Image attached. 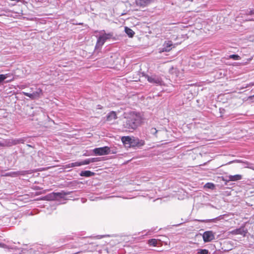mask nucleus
Instances as JSON below:
<instances>
[{"label": "nucleus", "instance_id": "obj_1", "mask_svg": "<svg viewBox=\"0 0 254 254\" xmlns=\"http://www.w3.org/2000/svg\"><path fill=\"white\" fill-rule=\"evenodd\" d=\"M124 119L123 127L126 130L132 131L139 126L140 120L138 116L133 112L124 114Z\"/></svg>", "mask_w": 254, "mask_h": 254}, {"label": "nucleus", "instance_id": "obj_2", "mask_svg": "<svg viewBox=\"0 0 254 254\" xmlns=\"http://www.w3.org/2000/svg\"><path fill=\"white\" fill-rule=\"evenodd\" d=\"M123 144L127 147L141 148L145 144V141L133 136H124L121 138Z\"/></svg>", "mask_w": 254, "mask_h": 254}, {"label": "nucleus", "instance_id": "obj_3", "mask_svg": "<svg viewBox=\"0 0 254 254\" xmlns=\"http://www.w3.org/2000/svg\"><path fill=\"white\" fill-rule=\"evenodd\" d=\"M100 33L101 35L98 37L95 46L96 49L101 48L107 40L115 39L113 32L106 33L104 30H102L100 32Z\"/></svg>", "mask_w": 254, "mask_h": 254}, {"label": "nucleus", "instance_id": "obj_4", "mask_svg": "<svg viewBox=\"0 0 254 254\" xmlns=\"http://www.w3.org/2000/svg\"><path fill=\"white\" fill-rule=\"evenodd\" d=\"M145 78L147 81L152 84L156 86H162L164 85L163 80L160 75L157 74H152L151 75H146Z\"/></svg>", "mask_w": 254, "mask_h": 254}, {"label": "nucleus", "instance_id": "obj_5", "mask_svg": "<svg viewBox=\"0 0 254 254\" xmlns=\"http://www.w3.org/2000/svg\"><path fill=\"white\" fill-rule=\"evenodd\" d=\"M23 94L29 97L32 100H35L40 98L43 95V90L41 88H38L36 91L32 93L28 92H22Z\"/></svg>", "mask_w": 254, "mask_h": 254}, {"label": "nucleus", "instance_id": "obj_6", "mask_svg": "<svg viewBox=\"0 0 254 254\" xmlns=\"http://www.w3.org/2000/svg\"><path fill=\"white\" fill-rule=\"evenodd\" d=\"M93 152L97 155H105L110 153V148L108 146L95 148L93 150Z\"/></svg>", "mask_w": 254, "mask_h": 254}, {"label": "nucleus", "instance_id": "obj_7", "mask_svg": "<svg viewBox=\"0 0 254 254\" xmlns=\"http://www.w3.org/2000/svg\"><path fill=\"white\" fill-rule=\"evenodd\" d=\"M25 140L26 138L25 137L10 139L5 141L4 143L5 146H11L12 145H17L19 143H24Z\"/></svg>", "mask_w": 254, "mask_h": 254}, {"label": "nucleus", "instance_id": "obj_8", "mask_svg": "<svg viewBox=\"0 0 254 254\" xmlns=\"http://www.w3.org/2000/svg\"><path fill=\"white\" fill-rule=\"evenodd\" d=\"M202 238L205 243L211 242L215 239V233L212 231H206L202 234Z\"/></svg>", "mask_w": 254, "mask_h": 254}, {"label": "nucleus", "instance_id": "obj_9", "mask_svg": "<svg viewBox=\"0 0 254 254\" xmlns=\"http://www.w3.org/2000/svg\"><path fill=\"white\" fill-rule=\"evenodd\" d=\"M229 233L232 235H241L245 237L248 233V230L244 226H242L239 228L232 230Z\"/></svg>", "mask_w": 254, "mask_h": 254}, {"label": "nucleus", "instance_id": "obj_10", "mask_svg": "<svg viewBox=\"0 0 254 254\" xmlns=\"http://www.w3.org/2000/svg\"><path fill=\"white\" fill-rule=\"evenodd\" d=\"M26 171H16L6 173L1 176L5 177H17L19 176L24 175Z\"/></svg>", "mask_w": 254, "mask_h": 254}, {"label": "nucleus", "instance_id": "obj_11", "mask_svg": "<svg viewBox=\"0 0 254 254\" xmlns=\"http://www.w3.org/2000/svg\"><path fill=\"white\" fill-rule=\"evenodd\" d=\"M173 46V43L171 41H166L163 45V48L161 50V52H169Z\"/></svg>", "mask_w": 254, "mask_h": 254}, {"label": "nucleus", "instance_id": "obj_12", "mask_svg": "<svg viewBox=\"0 0 254 254\" xmlns=\"http://www.w3.org/2000/svg\"><path fill=\"white\" fill-rule=\"evenodd\" d=\"M224 215H220L215 218L211 219H206V220H198V221L201 222H214L216 223L218 221H220L222 219H224Z\"/></svg>", "mask_w": 254, "mask_h": 254}, {"label": "nucleus", "instance_id": "obj_13", "mask_svg": "<svg viewBox=\"0 0 254 254\" xmlns=\"http://www.w3.org/2000/svg\"><path fill=\"white\" fill-rule=\"evenodd\" d=\"M153 0H136L137 5L141 7H145L150 4Z\"/></svg>", "mask_w": 254, "mask_h": 254}, {"label": "nucleus", "instance_id": "obj_14", "mask_svg": "<svg viewBox=\"0 0 254 254\" xmlns=\"http://www.w3.org/2000/svg\"><path fill=\"white\" fill-rule=\"evenodd\" d=\"M117 119V114L115 111H111L106 116V120L108 122H112Z\"/></svg>", "mask_w": 254, "mask_h": 254}, {"label": "nucleus", "instance_id": "obj_15", "mask_svg": "<svg viewBox=\"0 0 254 254\" xmlns=\"http://www.w3.org/2000/svg\"><path fill=\"white\" fill-rule=\"evenodd\" d=\"M69 194V192H65L64 190H62L61 192H55V195L56 199H58L59 198H63L65 196L68 195Z\"/></svg>", "mask_w": 254, "mask_h": 254}, {"label": "nucleus", "instance_id": "obj_16", "mask_svg": "<svg viewBox=\"0 0 254 254\" xmlns=\"http://www.w3.org/2000/svg\"><path fill=\"white\" fill-rule=\"evenodd\" d=\"M95 173L90 171H82L79 173V175L81 177H90L94 176Z\"/></svg>", "mask_w": 254, "mask_h": 254}, {"label": "nucleus", "instance_id": "obj_17", "mask_svg": "<svg viewBox=\"0 0 254 254\" xmlns=\"http://www.w3.org/2000/svg\"><path fill=\"white\" fill-rule=\"evenodd\" d=\"M229 181H237L240 180L242 179V176L241 175H229L228 176Z\"/></svg>", "mask_w": 254, "mask_h": 254}, {"label": "nucleus", "instance_id": "obj_18", "mask_svg": "<svg viewBox=\"0 0 254 254\" xmlns=\"http://www.w3.org/2000/svg\"><path fill=\"white\" fill-rule=\"evenodd\" d=\"M125 31L130 38H132L135 34L134 32L132 29L127 27H125Z\"/></svg>", "mask_w": 254, "mask_h": 254}, {"label": "nucleus", "instance_id": "obj_19", "mask_svg": "<svg viewBox=\"0 0 254 254\" xmlns=\"http://www.w3.org/2000/svg\"><path fill=\"white\" fill-rule=\"evenodd\" d=\"M4 75L5 77V79H7L6 82H11L14 79V75L11 73H8L4 74Z\"/></svg>", "mask_w": 254, "mask_h": 254}, {"label": "nucleus", "instance_id": "obj_20", "mask_svg": "<svg viewBox=\"0 0 254 254\" xmlns=\"http://www.w3.org/2000/svg\"><path fill=\"white\" fill-rule=\"evenodd\" d=\"M45 199L47 200H56V196L55 195V192L49 193L48 195H47L46 196H45Z\"/></svg>", "mask_w": 254, "mask_h": 254}, {"label": "nucleus", "instance_id": "obj_21", "mask_svg": "<svg viewBox=\"0 0 254 254\" xmlns=\"http://www.w3.org/2000/svg\"><path fill=\"white\" fill-rule=\"evenodd\" d=\"M148 244L150 246L155 247L157 244V240L155 239H150L148 241Z\"/></svg>", "mask_w": 254, "mask_h": 254}, {"label": "nucleus", "instance_id": "obj_22", "mask_svg": "<svg viewBox=\"0 0 254 254\" xmlns=\"http://www.w3.org/2000/svg\"><path fill=\"white\" fill-rule=\"evenodd\" d=\"M229 59H233V60H240L241 57L238 55H231L229 56Z\"/></svg>", "mask_w": 254, "mask_h": 254}, {"label": "nucleus", "instance_id": "obj_23", "mask_svg": "<svg viewBox=\"0 0 254 254\" xmlns=\"http://www.w3.org/2000/svg\"><path fill=\"white\" fill-rule=\"evenodd\" d=\"M204 187L206 188H208V189H211V190H213L214 188H215V185L214 184L212 183H206Z\"/></svg>", "mask_w": 254, "mask_h": 254}, {"label": "nucleus", "instance_id": "obj_24", "mask_svg": "<svg viewBox=\"0 0 254 254\" xmlns=\"http://www.w3.org/2000/svg\"><path fill=\"white\" fill-rule=\"evenodd\" d=\"M243 163L247 165V166L245 167L246 168H250V169H252L253 170H254V165L252 164V163H249L248 162H243Z\"/></svg>", "mask_w": 254, "mask_h": 254}, {"label": "nucleus", "instance_id": "obj_25", "mask_svg": "<svg viewBox=\"0 0 254 254\" xmlns=\"http://www.w3.org/2000/svg\"><path fill=\"white\" fill-rule=\"evenodd\" d=\"M197 251L199 254H208L209 253L208 250L206 249H198Z\"/></svg>", "mask_w": 254, "mask_h": 254}, {"label": "nucleus", "instance_id": "obj_26", "mask_svg": "<svg viewBox=\"0 0 254 254\" xmlns=\"http://www.w3.org/2000/svg\"><path fill=\"white\" fill-rule=\"evenodd\" d=\"M82 165H87L91 163L90 158L86 159L82 161H81Z\"/></svg>", "mask_w": 254, "mask_h": 254}, {"label": "nucleus", "instance_id": "obj_27", "mask_svg": "<svg viewBox=\"0 0 254 254\" xmlns=\"http://www.w3.org/2000/svg\"><path fill=\"white\" fill-rule=\"evenodd\" d=\"M82 166L81 161L80 162H75L74 163H71V165H70V166H72L73 167H78V166Z\"/></svg>", "mask_w": 254, "mask_h": 254}, {"label": "nucleus", "instance_id": "obj_28", "mask_svg": "<svg viewBox=\"0 0 254 254\" xmlns=\"http://www.w3.org/2000/svg\"><path fill=\"white\" fill-rule=\"evenodd\" d=\"M101 160L100 158H99V157L90 158L91 163L99 162V161H100Z\"/></svg>", "mask_w": 254, "mask_h": 254}, {"label": "nucleus", "instance_id": "obj_29", "mask_svg": "<svg viewBox=\"0 0 254 254\" xmlns=\"http://www.w3.org/2000/svg\"><path fill=\"white\" fill-rule=\"evenodd\" d=\"M219 112H220V113L221 114L220 117H222L223 116V114L225 113V110L224 109H223L222 108H219Z\"/></svg>", "mask_w": 254, "mask_h": 254}, {"label": "nucleus", "instance_id": "obj_30", "mask_svg": "<svg viewBox=\"0 0 254 254\" xmlns=\"http://www.w3.org/2000/svg\"><path fill=\"white\" fill-rule=\"evenodd\" d=\"M5 79L4 74H0V83Z\"/></svg>", "mask_w": 254, "mask_h": 254}, {"label": "nucleus", "instance_id": "obj_31", "mask_svg": "<svg viewBox=\"0 0 254 254\" xmlns=\"http://www.w3.org/2000/svg\"><path fill=\"white\" fill-rule=\"evenodd\" d=\"M150 132L153 134H155L157 132V130L155 128H152L150 130Z\"/></svg>", "mask_w": 254, "mask_h": 254}, {"label": "nucleus", "instance_id": "obj_32", "mask_svg": "<svg viewBox=\"0 0 254 254\" xmlns=\"http://www.w3.org/2000/svg\"><path fill=\"white\" fill-rule=\"evenodd\" d=\"M248 15H253L254 14V9H251L247 13Z\"/></svg>", "mask_w": 254, "mask_h": 254}, {"label": "nucleus", "instance_id": "obj_33", "mask_svg": "<svg viewBox=\"0 0 254 254\" xmlns=\"http://www.w3.org/2000/svg\"><path fill=\"white\" fill-rule=\"evenodd\" d=\"M71 165V163H69L68 164H66L65 165H64V168L65 169H67V168H72V166H70Z\"/></svg>", "mask_w": 254, "mask_h": 254}, {"label": "nucleus", "instance_id": "obj_34", "mask_svg": "<svg viewBox=\"0 0 254 254\" xmlns=\"http://www.w3.org/2000/svg\"><path fill=\"white\" fill-rule=\"evenodd\" d=\"M1 146H5V144L4 143L0 142V147Z\"/></svg>", "mask_w": 254, "mask_h": 254}, {"label": "nucleus", "instance_id": "obj_35", "mask_svg": "<svg viewBox=\"0 0 254 254\" xmlns=\"http://www.w3.org/2000/svg\"><path fill=\"white\" fill-rule=\"evenodd\" d=\"M97 106H98L97 109H102V106H101V105H98Z\"/></svg>", "mask_w": 254, "mask_h": 254}, {"label": "nucleus", "instance_id": "obj_36", "mask_svg": "<svg viewBox=\"0 0 254 254\" xmlns=\"http://www.w3.org/2000/svg\"><path fill=\"white\" fill-rule=\"evenodd\" d=\"M27 146H29V147H32V146L31 145H29V144H27Z\"/></svg>", "mask_w": 254, "mask_h": 254}]
</instances>
